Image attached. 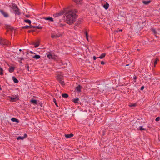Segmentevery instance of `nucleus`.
<instances>
[{
    "mask_svg": "<svg viewBox=\"0 0 160 160\" xmlns=\"http://www.w3.org/2000/svg\"><path fill=\"white\" fill-rule=\"evenodd\" d=\"M144 88V86H142L140 88V90H142Z\"/></svg>",
    "mask_w": 160,
    "mask_h": 160,
    "instance_id": "39",
    "label": "nucleus"
},
{
    "mask_svg": "<svg viewBox=\"0 0 160 160\" xmlns=\"http://www.w3.org/2000/svg\"><path fill=\"white\" fill-rule=\"evenodd\" d=\"M117 32H119V30H117L115 31Z\"/></svg>",
    "mask_w": 160,
    "mask_h": 160,
    "instance_id": "44",
    "label": "nucleus"
},
{
    "mask_svg": "<svg viewBox=\"0 0 160 160\" xmlns=\"http://www.w3.org/2000/svg\"><path fill=\"white\" fill-rule=\"evenodd\" d=\"M12 78L13 80L14 83H17L18 82V80L15 77L13 76Z\"/></svg>",
    "mask_w": 160,
    "mask_h": 160,
    "instance_id": "16",
    "label": "nucleus"
},
{
    "mask_svg": "<svg viewBox=\"0 0 160 160\" xmlns=\"http://www.w3.org/2000/svg\"><path fill=\"white\" fill-rule=\"evenodd\" d=\"M119 32H122V29H120V30H119Z\"/></svg>",
    "mask_w": 160,
    "mask_h": 160,
    "instance_id": "46",
    "label": "nucleus"
},
{
    "mask_svg": "<svg viewBox=\"0 0 160 160\" xmlns=\"http://www.w3.org/2000/svg\"><path fill=\"white\" fill-rule=\"evenodd\" d=\"M27 136L26 134H24L23 136H18L17 138V139L18 140H23L24 139L26 138Z\"/></svg>",
    "mask_w": 160,
    "mask_h": 160,
    "instance_id": "6",
    "label": "nucleus"
},
{
    "mask_svg": "<svg viewBox=\"0 0 160 160\" xmlns=\"http://www.w3.org/2000/svg\"><path fill=\"white\" fill-rule=\"evenodd\" d=\"M26 26L25 27V28H31V26Z\"/></svg>",
    "mask_w": 160,
    "mask_h": 160,
    "instance_id": "38",
    "label": "nucleus"
},
{
    "mask_svg": "<svg viewBox=\"0 0 160 160\" xmlns=\"http://www.w3.org/2000/svg\"><path fill=\"white\" fill-rule=\"evenodd\" d=\"M9 68L8 70V71L10 73L12 72L15 69V67L10 65L9 66Z\"/></svg>",
    "mask_w": 160,
    "mask_h": 160,
    "instance_id": "7",
    "label": "nucleus"
},
{
    "mask_svg": "<svg viewBox=\"0 0 160 160\" xmlns=\"http://www.w3.org/2000/svg\"><path fill=\"white\" fill-rule=\"evenodd\" d=\"M62 96L63 98H68V95L67 94L64 93V94H62Z\"/></svg>",
    "mask_w": 160,
    "mask_h": 160,
    "instance_id": "28",
    "label": "nucleus"
},
{
    "mask_svg": "<svg viewBox=\"0 0 160 160\" xmlns=\"http://www.w3.org/2000/svg\"><path fill=\"white\" fill-rule=\"evenodd\" d=\"M24 22L26 23H28L29 24L30 26H31V21L29 19H26L24 20Z\"/></svg>",
    "mask_w": 160,
    "mask_h": 160,
    "instance_id": "20",
    "label": "nucleus"
},
{
    "mask_svg": "<svg viewBox=\"0 0 160 160\" xmlns=\"http://www.w3.org/2000/svg\"><path fill=\"white\" fill-rule=\"evenodd\" d=\"M46 55H47V57L49 59H55V56L52 54L50 52H47L46 53Z\"/></svg>",
    "mask_w": 160,
    "mask_h": 160,
    "instance_id": "4",
    "label": "nucleus"
},
{
    "mask_svg": "<svg viewBox=\"0 0 160 160\" xmlns=\"http://www.w3.org/2000/svg\"><path fill=\"white\" fill-rule=\"evenodd\" d=\"M97 58H98V57H96L95 56H94L93 57V59L94 60H95Z\"/></svg>",
    "mask_w": 160,
    "mask_h": 160,
    "instance_id": "40",
    "label": "nucleus"
},
{
    "mask_svg": "<svg viewBox=\"0 0 160 160\" xmlns=\"http://www.w3.org/2000/svg\"><path fill=\"white\" fill-rule=\"evenodd\" d=\"M60 35H58L54 33H52L51 34V37L53 38H56L60 37Z\"/></svg>",
    "mask_w": 160,
    "mask_h": 160,
    "instance_id": "8",
    "label": "nucleus"
},
{
    "mask_svg": "<svg viewBox=\"0 0 160 160\" xmlns=\"http://www.w3.org/2000/svg\"><path fill=\"white\" fill-rule=\"evenodd\" d=\"M75 3L77 4H81L82 2V0H73Z\"/></svg>",
    "mask_w": 160,
    "mask_h": 160,
    "instance_id": "15",
    "label": "nucleus"
},
{
    "mask_svg": "<svg viewBox=\"0 0 160 160\" xmlns=\"http://www.w3.org/2000/svg\"><path fill=\"white\" fill-rule=\"evenodd\" d=\"M60 81V82L61 83V84L62 85H64V82L63 81H62V80H61V81Z\"/></svg>",
    "mask_w": 160,
    "mask_h": 160,
    "instance_id": "36",
    "label": "nucleus"
},
{
    "mask_svg": "<svg viewBox=\"0 0 160 160\" xmlns=\"http://www.w3.org/2000/svg\"><path fill=\"white\" fill-rule=\"evenodd\" d=\"M138 78V76H134L133 77V79H134V82H136V80Z\"/></svg>",
    "mask_w": 160,
    "mask_h": 160,
    "instance_id": "33",
    "label": "nucleus"
},
{
    "mask_svg": "<svg viewBox=\"0 0 160 160\" xmlns=\"http://www.w3.org/2000/svg\"><path fill=\"white\" fill-rule=\"evenodd\" d=\"M12 8L14 11L15 13L17 15H20V13L18 7L15 4L12 6Z\"/></svg>",
    "mask_w": 160,
    "mask_h": 160,
    "instance_id": "2",
    "label": "nucleus"
},
{
    "mask_svg": "<svg viewBox=\"0 0 160 160\" xmlns=\"http://www.w3.org/2000/svg\"><path fill=\"white\" fill-rule=\"evenodd\" d=\"M32 27L34 28H36V27L35 26H32Z\"/></svg>",
    "mask_w": 160,
    "mask_h": 160,
    "instance_id": "47",
    "label": "nucleus"
},
{
    "mask_svg": "<svg viewBox=\"0 0 160 160\" xmlns=\"http://www.w3.org/2000/svg\"><path fill=\"white\" fill-rule=\"evenodd\" d=\"M105 56V54L104 53H103L100 56L98 57L99 58L102 59L104 58Z\"/></svg>",
    "mask_w": 160,
    "mask_h": 160,
    "instance_id": "24",
    "label": "nucleus"
},
{
    "mask_svg": "<svg viewBox=\"0 0 160 160\" xmlns=\"http://www.w3.org/2000/svg\"><path fill=\"white\" fill-rule=\"evenodd\" d=\"M136 103H133V104H130L129 105V106L130 107H135L136 106Z\"/></svg>",
    "mask_w": 160,
    "mask_h": 160,
    "instance_id": "29",
    "label": "nucleus"
},
{
    "mask_svg": "<svg viewBox=\"0 0 160 160\" xmlns=\"http://www.w3.org/2000/svg\"><path fill=\"white\" fill-rule=\"evenodd\" d=\"M81 86L80 85H79L78 86L76 87V90L77 92H81Z\"/></svg>",
    "mask_w": 160,
    "mask_h": 160,
    "instance_id": "10",
    "label": "nucleus"
},
{
    "mask_svg": "<svg viewBox=\"0 0 160 160\" xmlns=\"http://www.w3.org/2000/svg\"><path fill=\"white\" fill-rule=\"evenodd\" d=\"M57 79L59 81H61L62 79V77L61 75H58L57 76Z\"/></svg>",
    "mask_w": 160,
    "mask_h": 160,
    "instance_id": "18",
    "label": "nucleus"
},
{
    "mask_svg": "<svg viewBox=\"0 0 160 160\" xmlns=\"http://www.w3.org/2000/svg\"><path fill=\"white\" fill-rule=\"evenodd\" d=\"M30 102L35 104H37V101L36 100L32 99L30 101Z\"/></svg>",
    "mask_w": 160,
    "mask_h": 160,
    "instance_id": "26",
    "label": "nucleus"
},
{
    "mask_svg": "<svg viewBox=\"0 0 160 160\" xmlns=\"http://www.w3.org/2000/svg\"><path fill=\"white\" fill-rule=\"evenodd\" d=\"M139 130H145L146 129L145 128H143L142 126H141L139 127Z\"/></svg>",
    "mask_w": 160,
    "mask_h": 160,
    "instance_id": "32",
    "label": "nucleus"
},
{
    "mask_svg": "<svg viewBox=\"0 0 160 160\" xmlns=\"http://www.w3.org/2000/svg\"><path fill=\"white\" fill-rule=\"evenodd\" d=\"M32 57L36 59H38L40 58V56L38 55H36L35 56H32Z\"/></svg>",
    "mask_w": 160,
    "mask_h": 160,
    "instance_id": "14",
    "label": "nucleus"
},
{
    "mask_svg": "<svg viewBox=\"0 0 160 160\" xmlns=\"http://www.w3.org/2000/svg\"><path fill=\"white\" fill-rule=\"evenodd\" d=\"M11 120L13 122H19L18 119H16L15 118H12Z\"/></svg>",
    "mask_w": 160,
    "mask_h": 160,
    "instance_id": "19",
    "label": "nucleus"
},
{
    "mask_svg": "<svg viewBox=\"0 0 160 160\" xmlns=\"http://www.w3.org/2000/svg\"><path fill=\"white\" fill-rule=\"evenodd\" d=\"M129 65L128 64H127L125 65V66H128Z\"/></svg>",
    "mask_w": 160,
    "mask_h": 160,
    "instance_id": "49",
    "label": "nucleus"
},
{
    "mask_svg": "<svg viewBox=\"0 0 160 160\" xmlns=\"http://www.w3.org/2000/svg\"><path fill=\"white\" fill-rule=\"evenodd\" d=\"M152 2L151 0L142 1V2L145 5H148Z\"/></svg>",
    "mask_w": 160,
    "mask_h": 160,
    "instance_id": "12",
    "label": "nucleus"
},
{
    "mask_svg": "<svg viewBox=\"0 0 160 160\" xmlns=\"http://www.w3.org/2000/svg\"><path fill=\"white\" fill-rule=\"evenodd\" d=\"M3 74V69L1 68H0V75H2Z\"/></svg>",
    "mask_w": 160,
    "mask_h": 160,
    "instance_id": "31",
    "label": "nucleus"
},
{
    "mask_svg": "<svg viewBox=\"0 0 160 160\" xmlns=\"http://www.w3.org/2000/svg\"><path fill=\"white\" fill-rule=\"evenodd\" d=\"M29 53L31 54H35V53L33 52L32 51H30L29 52Z\"/></svg>",
    "mask_w": 160,
    "mask_h": 160,
    "instance_id": "41",
    "label": "nucleus"
},
{
    "mask_svg": "<svg viewBox=\"0 0 160 160\" xmlns=\"http://www.w3.org/2000/svg\"><path fill=\"white\" fill-rule=\"evenodd\" d=\"M33 44L34 45V47L37 48L39 45V42H34Z\"/></svg>",
    "mask_w": 160,
    "mask_h": 160,
    "instance_id": "27",
    "label": "nucleus"
},
{
    "mask_svg": "<svg viewBox=\"0 0 160 160\" xmlns=\"http://www.w3.org/2000/svg\"><path fill=\"white\" fill-rule=\"evenodd\" d=\"M19 51H22V50H21V49H20L19 50Z\"/></svg>",
    "mask_w": 160,
    "mask_h": 160,
    "instance_id": "48",
    "label": "nucleus"
},
{
    "mask_svg": "<svg viewBox=\"0 0 160 160\" xmlns=\"http://www.w3.org/2000/svg\"><path fill=\"white\" fill-rule=\"evenodd\" d=\"M10 98V101L11 102H16L19 99V98L18 95H13V97H10L9 96Z\"/></svg>",
    "mask_w": 160,
    "mask_h": 160,
    "instance_id": "3",
    "label": "nucleus"
},
{
    "mask_svg": "<svg viewBox=\"0 0 160 160\" xmlns=\"http://www.w3.org/2000/svg\"><path fill=\"white\" fill-rule=\"evenodd\" d=\"M160 120V117H158L155 119V121H158Z\"/></svg>",
    "mask_w": 160,
    "mask_h": 160,
    "instance_id": "34",
    "label": "nucleus"
},
{
    "mask_svg": "<svg viewBox=\"0 0 160 160\" xmlns=\"http://www.w3.org/2000/svg\"><path fill=\"white\" fill-rule=\"evenodd\" d=\"M44 19L45 20H49L52 22L53 21V19L51 17L45 18H44Z\"/></svg>",
    "mask_w": 160,
    "mask_h": 160,
    "instance_id": "22",
    "label": "nucleus"
},
{
    "mask_svg": "<svg viewBox=\"0 0 160 160\" xmlns=\"http://www.w3.org/2000/svg\"><path fill=\"white\" fill-rule=\"evenodd\" d=\"M159 61L158 58H156L154 61V67H155L156 65L157 64V62Z\"/></svg>",
    "mask_w": 160,
    "mask_h": 160,
    "instance_id": "23",
    "label": "nucleus"
},
{
    "mask_svg": "<svg viewBox=\"0 0 160 160\" xmlns=\"http://www.w3.org/2000/svg\"><path fill=\"white\" fill-rule=\"evenodd\" d=\"M85 35H86V37L87 39V40L88 41V32H85Z\"/></svg>",
    "mask_w": 160,
    "mask_h": 160,
    "instance_id": "37",
    "label": "nucleus"
},
{
    "mask_svg": "<svg viewBox=\"0 0 160 160\" xmlns=\"http://www.w3.org/2000/svg\"><path fill=\"white\" fill-rule=\"evenodd\" d=\"M65 137L67 138H69L72 137L73 136V134L72 133H70V134H67L65 135Z\"/></svg>",
    "mask_w": 160,
    "mask_h": 160,
    "instance_id": "11",
    "label": "nucleus"
},
{
    "mask_svg": "<svg viewBox=\"0 0 160 160\" xmlns=\"http://www.w3.org/2000/svg\"><path fill=\"white\" fill-rule=\"evenodd\" d=\"M151 31H152L153 32L154 34L155 35V36L156 37H157L156 36V34L157 33V32L156 31V30L154 28H151Z\"/></svg>",
    "mask_w": 160,
    "mask_h": 160,
    "instance_id": "13",
    "label": "nucleus"
},
{
    "mask_svg": "<svg viewBox=\"0 0 160 160\" xmlns=\"http://www.w3.org/2000/svg\"><path fill=\"white\" fill-rule=\"evenodd\" d=\"M0 12L5 18H7L8 17V14L7 12H5L2 10H0Z\"/></svg>",
    "mask_w": 160,
    "mask_h": 160,
    "instance_id": "5",
    "label": "nucleus"
},
{
    "mask_svg": "<svg viewBox=\"0 0 160 160\" xmlns=\"http://www.w3.org/2000/svg\"><path fill=\"white\" fill-rule=\"evenodd\" d=\"M36 28L38 29H42V27L41 26H37L36 27Z\"/></svg>",
    "mask_w": 160,
    "mask_h": 160,
    "instance_id": "35",
    "label": "nucleus"
},
{
    "mask_svg": "<svg viewBox=\"0 0 160 160\" xmlns=\"http://www.w3.org/2000/svg\"><path fill=\"white\" fill-rule=\"evenodd\" d=\"M105 64L104 62L103 61H102L101 62V64Z\"/></svg>",
    "mask_w": 160,
    "mask_h": 160,
    "instance_id": "42",
    "label": "nucleus"
},
{
    "mask_svg": "<svg viewBox=\"0 0 160 160\" xmlns=\"http://www.w3.org/2000/svg\"><path fill=\"white\" fill-rule=\"evenodd\" d=\"M78 12L76 9L71 10L67 11L66 12L63 11H61L59 13L55 14L53 15L54 17H57L63 15L65 13L66 22L70 25L74 23L75 19L77 18L76 13Z\"/></svg>",
    "mask_w": 160,
    "mask_h": 160,
    "instance_id": "1",
    "label": "nucleus"
},
{
    "mask_svg": "<svg viewBox=\"0 0 160 160\" xmlns=\"http://www.w3.org/2000/svg\"><path fill=\"white\" fill-rule=\"evenodd\" d=\"M18 61L19 62L22 63V61L23 60V58L22 57H21L18 58Z\"/></svg>",
    "mask_w": 160,
    "mask_h": 160,
    "instance_id": "30",
    "label": "nucleus"
},
{
    "mask_svg": "<svg viewBox=\"0 0 160 160\" xmlns=\"http://www.w3.org/2000/svg\"><path fill=\"white\" fill-rule=\"evenodd\" d=\"M109 4L107 2L106 4H104L103 6V7L105 9L107 10L108 9V8L109 7Z\"/></svg>",
    "mask_w": 160,
    "mask_h": 160,
    "instance_id": "17",
    "label": "nucleus"
},
{
    "mask_svg": "<svg viewBox=\"0 0 160 160\" xmlns=\"http://www.w3.org/2000/svg\"><path fill=\"white\" fill-rule=\"evenodd\" d=\"M55 105H56V106H57V107H58V104H57V102H55Z\"/></svg>",
    "mask_w": 160,
    "mask_h": 160,
    "instance_id": "45",
    "label": "nucleus"
},
{
    "mask_svg": "<svg viewBox=\"0 0 160 160\" xmlns=\"http://www.w3.org/2000/svg\"><path fill=\"white\" fill-rule=\"evenodd\" d=\"M53 102L55 103V102H56V100L55 99H53Z\"/></svg>",
    "mask_w": 160,
    "mask_h": 160,
    "instance_id": "43",
    "label": "nucleus"
},
{
    "mask_svg": "<svg viewBox=\"0 0 160 160\" xmlns=\"http://www.w3.org/2000/svg\"><path fill=\"white\" fill-rule=\"evenodd\" d=\"M79 101V99L78 98H74L72 100V101L75 103H77Z\"/></svg>",
    "mask_w": 160,
    "mask_h": 160,
    "instance_id": "21",
    "label": "nucleus"
},
{
    "mask_svg": "<svg viewBox=\"0 0 160 160\" xmlns=\"http://www.w3.org/2000/svg\"><path fill=\"white\" fill-rule=\"evenodd\" d=\"M5 40H3L2 38H0V45H3L5 44Z\"/></svg>",
    "mask_w": 160,
    "mask_h": 160,
    "instance_id": "9",
    "label": "nucleus"
},
{
    "mask_svg": "<svg viewBox=\"0 0 160 160\" xmlns=\"http://www.w3.org/2000/svg\"><path fill=\"white\" fill-rule=\"evenodd\" d=\"M82 22V19H80L76 23V26H78V24H80Z\"/></svg>",
    "mask_w": 160,
    "mask_h": 160,
    "instance_id": "25",
    "label": "nucleus"
}]
</instances>
